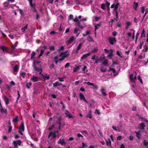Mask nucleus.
<instances>
[{
  "mask_svg": "<svg viewBox=\"0 0 148 148\" xmlns=\"http://www.w3.org/2000/svg\"><path fill=\"white\" fill-rule=\"evenodd\" d=\"M108 40L109 43L112 45H114V43L116 42V38L115 37H110Z\"/></svg>",
  "mask_w": 148,
  "mask_h": 148,
  "instance_id": "1",
  "label": "nucleus"
},
{
  "mask_svg": "<svg viewBox=\"0 0 148 148\" xmlns=\"http://www.w3.org/2000/svg\"><path fill=\"white\" fill-rule=\"evenodd\" d=\"M58 144H61V145L62 146L65 145L66 144V143L64 139V138H61L58 141Z\"/></svg>",
  "mask_w": 148,
  "mask_h": 148,
  "instance_id": "2",
  "label": "nucleus"
},
{
  "mask_svg": "<svg viewBox=\"0 0 148 148\" xmlns=\"http://www.w3.org/2000/svg\"><path fill=\"white\" fill-rule=\"evenodd\" d=\"M22 141L20 140H17L14 141L13 142V144L15 147H17L18 145H21L22 143Z\"/></svg>",
  "mask_w": 148,
  "mask_h": 148,
  "instance_id": "3",
  "label": "nucleus"
},
{
  "mask_svg": "<svg viewBox=\"0 0 148 148\" xmlns=\"http://www.w3.org/2000/svg\"><path fill=\"white\" fill-rule=\"evenodd\" d=\"M129 78L131 82L134 83L135 82V80L137 79L136 76L133 77V75L132 74H131L130 75Z\"/></svg>",
  "mask_w": 148,
  "mask_h": 148,
  "instance_id": "4",
  "label": "nucleus"
},
{
  "mask_svg": "<svg viewBox=\"0 0 148 148\" xmlns=\"http://www.w3.org/2000/svg\"><path fill=\"white\" fill-rule=\"evenodd\" d=\"M19 130H21L22 131H24L25 125L23 121L21 122V124H20V126L19 127Z\"/></svg>",
  "mask_w": 148,
  "mask_h": 148,
  "instance_id": "5",
  "label": "nucleus"
},
{
  "mask_svg": "<svg viewBox=\"0 0 148 148\" xmlns=\"http://www.w3.org/2000/svg\"><path fill=\"white\" fill-rule=\"evenodd\" d=\"M76 38H75L74 36H72L67 42V43L68 44H70L74 40H75Z\"/></svg>",
  "mask_w": 148,
  "mask_h": 148,
  "instance_id": "6",
  "label": "nucleus"
},
{
  "mask_svg": "<svg viewBox=\"0 0 148 148\" xmlns=\"http://www.w3.org/2000/svg\"><path fill=\"white\" fill-rule=\"evenodd\" d=\"M31 80L33 82H37L39 80V78L36 76L33 75L32 77L31 78Z\"/></svg>",
  "mask_w": 148,
  "mask_h": 148,
  "instance_id": "7",
  "label": "nucleus"
},
{
  "mask_svg": "<svg viewBox=\"0 0 148 148\" xmlns=\"http://www.w3.org/2000/svg\"><path fill=\"white\" fill-rule=\"evenodd\" d=\"M65 114L69 118H73V116L69 112V111L67 110H66L65 111Z\"/></svg>",
  "mask_w": 148,
  "mask_h": 148,
  "instance_id": "8",
  "label": "nucleus"
},
{
  "mask_svg": "<svg viewBox=\"0 0 148 148\" xmlns=\"http://www.w3.org/2000/svg\"><path fill=\"white\" fill-rule=\"evenodd\" d=\"M90 55L91 53L90 52L86 54H84L82 55V56L81 57V59L83 60L85 58H86L90 56Z\"/></svg>",
  "mask_w": 148,
  "mask_h": 148,
  "instance_id": "9",
  "label": "nucleus"
},
{
  "mask_svg": "<svg viewBox=\"0 0 148 148\" xmlns=\"http://www.w3.org/2000/svg\"><path fill=\"white\" fill-rule=\"evenodd\" d=\"M140 127L139 129L142 130H144L146 126L145 124L143 123L142 122L140 124Z\"/></svg>",
  "mask_w": 148,
  "mask_h": 148,
  "instance_id": "10",
  "label": "nucleus"
},
{
  "mask_svg": "<svg viewBox=\"0 0 148 148\" xmlns=\"http://www.w3.org/2000/svg\"><path fill=\"white\" fill-rule=\"evenodd\" d=\"M79 96L80 97V99L81 100H83L86 102L88 103V102L86 99L84 95L81 92L79 93Z\"/></svg>",
  "mask_w": 148,
  "mask_h": 148,
  "instance_id": "11",
  "label": "nucleus"
},
{
  "mask_svg": "<svg viewBox=\"0 0 148 148\" xmlns=\"http://www.w3.org/2000/svg\"><path fill=\"white\" fill-rule=\"evenodd\" d=\"M52 136L53 138H55L56 137V135L55 134V133H53V132H50L48 136V138H49L51 137Z\"/></svg>",
  "mask_w": 148,
  "mask_h": 148,
  "instance_id": "12",
  "label": "nucleus"
},
{
  "mask_svg": "<svg viewBox=\"0 0 148 148\" xmlns=\"http://www.w3.org/2000/svg\"><path fill=\"white\" fill-rule=\"evenodd\" d=\"M8 48L5 46H0V49H1L3 52L5 51L7 52H8Z\"/></svg>",
  "mask_w": 148,
  "mask_h": 148,
  "instance_id": "13",
  "label": "nucleus"
},
{
  "mask_svg": "<svg viewBox=\"0 0 148 148\" xmlns=\"http://www.w3.org/2000/svg\"><path fill=\"white\" fill-rule=\"evenodd\" d=\"M105 90L106 89L103 88H101L100 90L102 94L104 96H106L108 95V94L105 92Z\"/></svg>",
  "mask_w": 148,
  "mask_h": 148,
  "instance_id": "14",
  "label": "nucleus"
},
{
  "mask_svg": "<svg viewBox=\"0 0 148 148\" xmlns=\"http://www.w3.org/2000/svg\"><path fill=\"white\" fill-rule=\"evenodd\" d=\"M53 85L54 87H56L58 86H60L62 85V84L57 81L55 83H53Z\"/></svg>",
  "mask_w": 148,
  "mask_h": 148,
  "instance_id": "15",
  "label": "nucleus"
},
{
  "mask_svg": "<svg viewBox=\"0 0 148 148\" xmlns=\"http://www.w3.org/2000/svg\"><path fill=\"white\" fill-rule=\"evenodd\" d=\"M34 69L36 71L39 72V74L40 75H41V74H42V69H39L37 67H36L34 68Z\"/></svg>",
  "mask_w": 148,
  "mask_h": 148,
  "instance_id": "16",
  "label": "nucleus"
},
{
  "mask_svg": "<svg viewBox=\"0 0 148 148\" xmlns=\"http://www.w3.org/2000/svg\"><path fill=\"white\" fill-rule=\"evenodd\" d=\"M108 63V60L107 59H105L104 60L102 64L104 66H107Z\"/></svg>",
  "mask_w": 148,
  "mask_h": 148,
  "instance_id": "17",
  "label": "nucleus"
},
{
  "mask_svg": "<svg viewBox=\"0 0 148 148\" xmlns=\"http://www.w3.org/2000/svg\"><path fill=\"white\" fill-rule=\"evenodd\" d=\"M4 98L6 105H8L9 103V99L5 95L4 96Z\"/></svg>",
  "mask_w": 148,
  "mask_h": 148,
  "instance_id": "18",
  "label": "nucleus"
},
{
  "mask_svg": "<svg viewBox=\"0 0 148 148\" xmlns=\"http://www.w3.org/2000/svg\"><path fill=\"white\" fill-rule=\"evenodd\" d=\"M45 75L46 76H45L42 74L41 75L42 76L43 78L44 79V81H45L46 79L48 80L49 79L50 77L49 75L47 76V74H45Z\"/></svg>",
  "mask_w": 148,
  "mask_h": 148,
  "instance_id": "19",
  "label": "nucleus"
},
{
  "mask_svg": "<svg viewBox=\"0 0 148 148\" xmlns=\"http://www.w3.org/2000/svg\"><path fill=\"white\" fill-rule=\"evenodd\" d=\"M34 0H28L29 2V5L30 7L32 8L34 7L35 5V4L34 3H32L33 1Z\"/></svg>",
  "mask_w": 148,
  "mask_h": 148,
  "instance_id": "20",
  "label": "nucleus"
},
{
  "mask_svg": "<svg viewBox=\"0 0 148 148\" xmlns=\"http://www.w3.org/2000/svg\"><path fill=\"white\" fill-rule=\"evenodd\" d=\"M134 5L133 6V8L134 9L136 10V11L137 10V8L138 7V2H134Z\"/></svg>",
  "mask_w": 148,
  "mask_h": 148,
  "instance_id": "21",
  "label": "nucleus"
},
{
  "mask_svg": "<svg viewBox=\"0 0 148 148\" xmlns=\"http://www.w3.org/2000/svg\"><path fill=\"white\" fill-rule=\"evenodd\" d=\"M18 116H16L13 119V121L14 123H16L18 121Z\"/></svg>",
  "mask_w": 148,
  "mask_h": 148,
  "instance_id": "22",
  "label": "nucleus"
},
{
  "mask_svg": "<svg viewBox=\"0 0 148 148\" xmlns=\"http://www.w3.org/2000/svg\"><path fill=\"white\" fill-rule=\"evenodd\" d=\"M76 25H77L80 29H82L84 28V27L82 25L81 23L79 21L77 23Z\"/></svg>",
  "mask_w": 148,
  "mask_h": 148,
  "instance_id": "23",
  "label": "nucleus"
},
{
  "mask_svg": "<svg viewBox=\"0 0 148 148\" xmlns=\"http://www.w3.org/2000/svg\"><path fill=\"white\" fill-rule=\"evenodd\" d=\"M135 133L136 134V136L138 139H140V138L141 135L139 132H137L135 131Z\"/></svg>",
  "mask_w": 148,
  "mask_h": 148,
  "instance_id": "24",
  "label": "nucleus"
},
{
  "mask_svg": "<svg viewBox=\"0 0 148 148\" xmlns=\"http://www.w3.org/2000/svg\"><path fill=\"white\" fill-rule=\"evenodd\" d=\"M91 113V111H89L88 113V114L86 116V117L89 118L90 119H91L92 117Z\"/></svg>",
  "mask_w": 148,
  "mask_h": 148,
  "instance_id": "25",
  "label": "nucleus"
},
{
  "mask_svg": "<svg viewBox=\"0 0 148 148\" xmlns=\"http://www.w3.org/2000/svg\"><path fill=\"white\" fill-rule=\"evenodd\" d=\"M101 26V23L97 24L95 25L94 26L95 27V31H96L97 29Z\"/></svg>",
  "mask_w": 148,
  "mask_h": 148,
  "instance_id": "26",
  "label": "nucleus"
},
{
  "mask_svg": "<svg viewBox=\"0 0 148 148\" xmlns=\"http://www.w3.org/2000/svg\"><path fill=\"white\" fill-rule=\"evenodd\" d=\"M111 52L109 53V54H108V57L110 58V59H112V57L113 55V52L112 50L111 49Z\"/></svg>",
  "mask_w": 148,
  "mask_h": 148,
  "instance_id": "27",
  "label": "nucleus"
},
{
  "mask_svg": "<svg viewBox=\"0 0 148 148\" xmlns=\"http://www.w3.org/2000/svg\"><path fill=\"white\" fill-rule=\"evenodd\" d=\"M1 110L0 111L1 113H7V110L6 109H3V107H1Z\"/></svg>",
  "mask_w": 148,
  "mask_h": 148,
  "instance_id": "28",
  "label": "nucleus"
},
{
  "mask_svg": "<svg viewBox=\"0 0 148 148\" xmlns=\"http://www.w3.org/2000/svg\"><path fill=\"white\" fill-rule=\"evenodd\" d=\"M18 66L17 65H15L13 68V70L14 72H17L18 69Z\"/></svg>",
  "mask_w": 148,
  "mask_h": 148,
  "instance_id": "29",
  "label": "nucleus"
},
{
  "mask_svg": "<svg viewBox=\"0 0 148 148\" xmlns=\"http://www.w3.org/2000/svg\"><path fill=\"white\" fill-rule=\"evenodd\" d=\"M106 141L107 145H109L111 146V142L110 139H108V140H106Z\"/></svg>",
  "mask_w": 148,
  "mask_h": 148,
  "instance_id": "30",
  "label": "nucleus"
},
{
  "mask_svg": "<svg viewBox=\"0 0 148 148\" xmlns=\"http://www.w3.org/2000/svg\"><path fill=\"white\" fill-rule=\"evenodd\" d=\"M87 40L88 42H93L94 40L92 38V37L90 36H89L87 38Z\"/></svg>",
  "mask_w": 148,
  "mask_h": 148,
  "instance_id": "31",
  "label": "nucleus"
},
{
  "mask_svg": "<svg viewBox=\"0 0 148 148\" xmlns=\"http://www.w3.org/2000/svg\"><path fill=\"white\" fill-rule=\"evenodd\" d=\"M36 55V53L35 52H33L31 54V60H33V58H34V56Z\"/></svg>",
  "mask_w": 148,
  "mask_h": 148,
  "instance_id": "32",
  "label": "nucleus"
},
{
  "mask_svg": "<svg viewBox=\"0 0 148 148\" xmlns=\"http://www.w3.org/2000/svg\"><path fill=\"white\" fill-rule=\"evenodd\" d=\"M32 85V83L31 82L27 83L26 84V86L28 89H29Z\"/></svg>",
  "mask_w": 148,
  "mask_h": 148,
  "instance_id": "33",
  "label": "nucleus"
},
{
  "mask_svg": "<svg viewBox=\"0 0 148 148\" xmlns=\"http://www.w3.org/2000/svg\"><path fill=\"white\" fill-rule=\"evenodd\" d=\"M80 67L81 66L80 65L77 66L75 68H74L73 71L74 72H76L78 70L80 69Z\"/></svg>",
  "mask_w": 148,
  "mask_h": 148,
  "instance_id": "34",
  "label": "nucleus"
},
{
  "mask_svg": "<svg viewBox=\"0 0 148 148\" xmlns=\"http://www.w3.org/2000/svg\"><path fill=\"white\" fill-rule=\"evenodd\" d=\"M84 83L85 84H87L88 85L94 86V84L93 83H91L90 82H84Z\"/></svg>",
  "mask_w": 148,
  "mask_h": 148,
  "instance_id": "35",
  "label": "nucleus"
},
{
  "mask_svg": "<svg viewBox=\"0 0 148 148\" xmlns=\"http://www.w3.org/2000/svg\"><path fill=\"white\" fill-rule=\"evenodd\" d=\"M105 58V56L104 54L103 55V56H101L99 58V60L101 61L104 59Z\"/></svg>",
  "mask_w": 148,
  "mask_h": 148,
  "instance_id": "36",
  "label": "nucleus"
},
{
  "mask_svg": "<svg viewBox=\"0 0 148 148\" xmlns=\"http://www.w3.org/2000/svg\"><path fill=\"white\" fill-rule=\"evenodd\" d=\"M28 24H27L26 25L23 27H22L21 30H22V32H24L25 31V30L27 28Z\"/></svg>",
  "mask_w": 148,
  "mask_h": 148,
  "instance_id": "37",
  "label": "nucleus"
},
{
  "mask_svg": "<svg viewBox=\"0 0 148 148\" xmlns=\"http://www.w3.org/2000/svg\"><path fill=\"white\" fill-rule=\"evenodd\" d=\"M29 133L32 139H33V138L35 137L34 134L32 133V132H29Z\"/></svg>",
  "mask_w": 148,
  "mask_h": 148,
  "instance_id": "38",
  "label": "nucleus"
},
{
  "mask_svg": "<svg viewBox=\"0 0 148 148\" xmlns=\"http://www.w3.org/2000/svg\"><path fill=\"white\" fill-rule=\"evenodd\" d=\"M144 49L143 50V51H147V46L146 45H145L144 46Z\"/></svg>",
  "mask_w": 148,
  "mask_h": 148,
  "instance_id": "39",
  "label": "nucleus"
},
{
  "mask_svg": "<svg viewBox=\"0 0 148 148\" xmlns=\"http://www.w3.org/2000/svg\"><path fill=\"white\" fill-rule=\"evenodd\" d=\"M44 51H45V50H44L41 49V52H40V53L39 54V57H41V56H42V55Z\"/></svg>",
  "mask_w": 148,
  "mask_h": 148,
  "instance_id": "40",
  "label": "nucleus"
},
{
  "mask_svg": "<svg viewBox=\"0 0 148 148\" xmlns=\"http://www.w3.org/2000/svg\"><path fill=\"white\" fill-rule=\"evenodd\" d=\"M19 11L21 16H23L24 15V14L23 12V10H22L21 9H19Z\"/></svg>",
  "mask_w": 148,
  "mask_h": 148,
  "instance_id": "41",
  "label": "nucleus"
},
{
  "mask_svg": "<svg viewBox=\"0 0 148 148\" xmlns=\"http://www.w3.org/2000/svg\"><path fill=\"white\" fill-rule=\"evenodd\" d=\"M12 127L11 126H8V132L9 133H10L12 131Z\"/></svg>",
  "mask_w": 148,
  "mask_h": 148,
  "instance_id": "42",
  "label": "nucleus"
},
{
  "mask_svg": "<svg viewBox=\"0 0 148 148\" xmlns=\"http://www.w3.org/2000/svg\"><path fill=\"white\" fill-rule=\"evenodd\" d=\"M145 30L144 29H143L142 32V33L141 35V37H142L143 36V37L145 36Z\"/></svg>",
  "mask_w": 148,
  "mask_h": 148,
  "instance_id": "43",
  "label": "nucleus"
},
{
  "mask_svg": "<svg viewBox=\"0 0 148 148\" xmlns=\"http://www.w3.org/2000/svg\"><path fill=\"white\" fill-rule=\"evenodd\" d=\"M82 45V43H80L79 44V45L77 48V50H79L81 49Z\"/></svg>",
  "mask_w": 148,
  "mask_h": 148,
  "instance_id": "44",
  "label": "nucleus"
},
{
  "mask_svg": "<svg viewBox=\"0 0 148 148\" xmlns=\"http://www.w3.org/2000/svg\"><path fill=\"white\" fill-rule=\"evenodd\" d=\"M143 143L145 146H147L148 145V142H147L145 140H144L143 141Z\"/></svg>",
  "mask_w": 148,
  "mask_h": 148,
  "instance_id": "45",
  "label": "nucleus"
},
{
  "mask_svg": "<svg viewBox=\"0 0 148 148\" xmlns=\"http://www.w3.org/2000/svg\"><path fill=\"white\" fill-rule=\"evenodd\" d=\"M105 5H106L107 8H108L109 7L110 4V3L108 2L107 1H106Z\"/></svg>",
  "mask_w": 148,
  "mask_h": 148,
  "instance_id": "46",
  "label": "nucleus"
},
{
  "mask_svg": "<svg viewBox=\"0 0 148 148\" xmlns=\"http://www.w3.org/2000/svg\"><path fill=\"white\" fill-rule=\"evenodd\" d=\"M112 71L114 73H116V70L114 68H110L109 69V71Z\"/></svg>",
  "mask_w": 148,
  "mask_h": 148,
  "instance_id": "47",
  "label": "nucleus"
},
{
  "mask_svg": "<svg viewBox=\"0 0 148 148\" xmlns=\"http://www.w3.org/2000/svg\"><path fill=\"white\" fill-rule=\"evenodd\" d=\"M138 80L140 81V82L142 83V84H143V81H142V79H141L140 76V75H138Z\"/></svg>",
  "mask_w": 148,
  "mask_h": 148,
  "instance_id": "48",
  "label": "nucleus"
},
{
  "mask_svg": "<svg viewBox=\"0 0 148 148\" xmlns=\"http://www.w3.org/2000/svg\"><path fill=\"white\" fill-rule=\"evenodd\" d=\"M79 30V29L78 28H75L74 30V34H76V33H77Z\"/></svg>",
  "mask_w": 148,
  "mask_h": 148,
  "instance_id": "49",
  "label": "nucleus"
},
{
  "mask_svg": "<svg viewBox=\"0 0 148 148\" xmlns=\"http://www.w3.org/2000/svg\"><path fill=\"white\" fill-rule=\"evenodd\" d=\"M58 79L59 80L60 82H63L64 81V77H58Z\"/></svg>",
  "mask_w": 148,
  "mask_h": 148,
  "instance_id": "50",
  "label": "nucleus"
},
{
  "mask_svg": "<svg viewBox=\"0 0 148 148\" xmlns=\"http://www.w3.org/2000/svg\"><path fill=\"white\" fill-rule=\"evenodd\" d=\"M54 127V125L53 124L51 126H50L49 128V130L50 131H51L52 129H53Z\"/></svg>",
  "mask_w": 148,
  "mask_h": 148,
  "instance_id": "51",
  "label": "nucleus"
},
{
  "mask_svg": "<svg viewBox=\"0 0 148 148\" xmlns=\"http://www.w3.org/2000/svg\"><path fill=\"white\" fill-rule=\"evenodd\" d=\"M98 132L99 133V134L100 135V136L102 137H103V136L102 133V132L100 130H98Z\"/></svg>",
  "mask_w": 148,
  "mask_h": 148,
  "instance_id": "52",
  "label": "nucleus"
},
{
  "mask_svg": "<svg viewBox=\"0 0 148 148\" xmlns=\"http://www.w3.org/2000/svg\"><path fill=\"white\" fill-rule=\"evenodd\" d=\"M26 73L23 72H22V73H21V75L22 77L23 78H24L25 77V76L26 75Z\"/></svg>",
  "mask_w": 148,
  "mask_h": 148,
  "instance_id": "53",
  "label": "nucleus"
},
{
  "mask_svg": "<svg viewBox=\"0 0 148 148\" xmlns=\"http://www.w3.org/2000/svg\"><path fill=\"white\" fill-rule=\"evenodd\" d=\"M106 5L105 4L103 3L101 5V8L103 10L105 9Z\"/></svg>",
  "mask_w": 148,
  "mask_h": 148,
  "instance_id": "54",
  "label": "nucleus"
},
{
  "mask_svg": "<svg viewBox=\"0 0 148 148\" xmlns=\"http://www.w3.org/2000/svg\"><path fill=\"white\" fill-rule=\"evenodd\" d=\"M60 104L62 105V109L63 110H64L65 108V107L64 104H63V103L62 101H61L60 102Z\"/></svg>",
  "mask_w": 148,
  "mask_h": 148,
  "instance_id": "55",
  "label": "nucleus"
},
{
  "mask_svg": "<svg viewBox=\"0 0 148 148\" xmlns=\"http://www.w3.org/2000/svg\"><path fill=\"white\" fill-rule=\"evenodd\" d=\"M9 5V3L8 2H5L3 3V5L4 6L7 7Z\"/></svg>",
  "mask_w": 148,
  "mask_h": 148,
  "instance_id": "56",
  "label": "nucleus"
},
{
  "mask_svg": "<svg viewBox=\"0 0 148 148\" xmlns=\"http://www.w3.org/2000/svg\"><path fill=\"white\" fill-rule=\"evenodd\" d=\"M95 113L96 114L99 115L100 114L99 110H96L95 111Z\"/></svg>",
  "mask_w": 148,
  "mask_h": 148,
  "instance_id": "57",
  "label": "nucleus"
},
{
  "mask_svg": "<svg viewBox=\"0 0 148 148\" xmlns=\"http://www.w3.org/2000/svg\"><path fill=\"white\" fill-rule=\"evenodd\" d=\"M55 47L53 46H51L49 47V49L51 51H52L53 50H55Z\"/></svg>",
  "mask_w": 148,
  "mask_h": 148,
  "instance_id": "58",
  "label": "nucleus"
},
{
  "mask_svg": "<svg viewBox=\"0 0 148 148\" xmlns=\"http://www.w3.org/2000/svg\"><path fill=\"white\" fill-rule=\"evenodd\" d=\"M15 49V47L13 45L12 46L11 48V51L13 52L14 51Z\"/></svg>",
  "mask_w": 148,
  "mask_h": 148,
  "instance_id": "59",
  "label": "nucleus"
},
{
  "mask_svg": "<svg viewBox=\"0 0 148 148\" xmlns=\"http://www.w3.org/2000/svg\"><path fill=\"white\" fill-rule=\"evenodd\" d=\"M144 43V42L143 41L142 42H140V45L139 46V48L140 49H141L142 48V46Z\"/></svg>",
  "mask_w": 148,
  "mask_h": 148,
  "instance_id": "60",
  "label": "nucleus"
},
{
  "mask_svg": "<svg viewBox=\"0 0 148 148\" xmlns=\"http://www.w3.org/2000/svg\"><path fill=\"white\" fill-rule=\"evenodd\" d=\"M116 54L120 57L121 58H122L123 56H121L119 52V51H117L116 52Z\"/></svg>",
  "mask_w": 148,
  "mask_h": 148,
  "instance_id": "61",
  "label": "nucleus"
},
{
  "mask_svg": "<svg viewBox=\"0 0 148 148\" xmlns=\"http://www.w3.org/2000/svg\"><path fill=\"white\" fill-rule=\"evenodd\" d=\"M101 71L102 72H105L106 71V70L104 69L103 67H102L101 68Z\"/></svg>",
  "mask_w": 148,
  "mask_h": 148,
  "instance_id": "62",
  "label": "nucleus"
},
{
  "mask_svg": "<svg viewBox=\"0 0 148 148\" xmlns=\"http://www.w3.org/2000/svg\"><path fill=\"white\" fill-rule=\"evenodd\" d=\"M145 10V7H141V12L142 14L144 13Z\"/></svg>",
  "mask_w": 148,
  "mask_h": 148,
  "instance_id": "63",
  "label": "nucleus"
},
{
  "mask_svg": "<svg viewBox=\"0 0 148 148\" xmlns=\"http://www.w3.org/2000/svg\"><path fill=\"white\" fill-rule=\"evenodd\" d=\"M112 34L114 36H115L117 34V33L116 31H114L112 32Z\"/></svg>",
  "mask_w": 148,
  "mask_h": 148,
  "instance_id": "64",
  "label": "nucleus"
}]
</instances>
